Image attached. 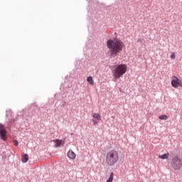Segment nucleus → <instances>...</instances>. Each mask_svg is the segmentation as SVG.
Wrapping results in <instances>:
<instances>
[{
    "mask_svg": "<svg viewBox=\"0 0 182 182\" xmlns=\"http://www.w3.org/2000/svg\"><path fill=\"white\" fill-rule=\"evenodd\" d=\"M124 46V43L119 39L108 40L107 41V47L109 49V53L112 58L117 56L123 50Z\"/></svg>",
    "mask_w": 182,
    "mask_h": 182,
    "instance_id": "obj_1",
    "label": "nucleus"
},
{
    "mask_svg": "<svg viewBox=\"0 0 182 182\" xmlns=\"http://www.w3.org/2000/svg\"><path fill=\"white\" fill-rule=\"evenodd\" d=\"M126 72H127V65L125 64L117 65L112 70V76L114 79H120Z\"/></svg>",
    "mask_w": 182,
    "mask_h": 182,
    "instance_id": "obj_2",
    "label": "nucleus"
},
{
    "mask_svg": "<svg viewBox=\"0 0 182 182\" xmlns=\"http://www.w3.org/2000/svg\"><path fill=\"white\" fill-rule=\"evenodd\" d=\"M119 161V151L112 150L107 154L106 163L108 166H114Z\"/></svg>",
    "mask_w": 182,
    "mask_h": 182,
    "instance_id": "obj_3",
    "label": "nucleus"
},
{
    "mask_svg": "<svg viewBox=\"0 0 182 182\" xmlns=\"http://www.w3.org/2000/svg\"><path fill=\"white\" fill-rule=\"evenodd\" d=\"M171 166L173 170H180L182 167L181 159L177 156H173L171 159Z\"/></svg>",
    "mask_w": 182,
    "mask_h": 182,
    "instance_id": "obj_4",
    "label": "nucleus"
},
{
    "mask_svg": "<svg viewBox=\"0 0 182 182\" xmlns=\"http://www.w3.org/2000/svg\"><path fill=\"white\" fill-rule=\"evenodd\" d=\"M171 85L173 87H175V89H177L178 86L180 87H182V82L181 80H180L177 76H173L172 77V81H171Z\"/></svg>",
    "mask_w": 182,
    "mask_h": 182,
    "instance_id": "obj_5",
    "label": "nucleus"
},
{
    "mask_svg": "<svg viewBox=\"0 0 182 182\" xmlns=\"http://www.w3.org/2000/svg\"><path fill=\"white\" fill-rule=\"evenodd\" d=\"M0 137L1 140L6 141V129H3V131H0Z\"/></svg>",
    "mask_w": 182,
    "mask_h": 182,
    "instance_id": "obj_6",
    "label": "nucleus"
},
{
    "mask_svg": "<svg viewBox=\"0 0 182 182\" xmlns=\"http://www.w3.org/2000/svg\"><path fill=\"white\" fill-rule=\"evenodd\" d=\"M68 157L70 159V160H75L76 159V154L73 152V151L70 150L68 152Z\"/></svg>",
    "mask_w": 182,
    "mask_h": 182,
    "instance_id": "obj_7",
    "label": "nucleus"
},
{
    "mask_svg": "<svg viewBox=\"0 0 182 182\" xmlns=\"http://www.w3.org/2000/svg\"><path fill=\"white\" fill-rule=\"evenodd\" d=\"M54 143H55V147H60V146H64L65 142L60 139H55Z\"/></svg>",
    "mask_w": 182,
    "mask_h": 182,
    "instance_id": "obj_8",
    "label": "nucleus"
},
{
    "mask_svg": "<svg viewBox=\"0 0 182 182\" xmlns=\"http://www.w3.org/2000/svg\"><path fill=\"white\" fill-rule=\"evenodd\" d=\"M168 157H170V154H168V153L159 156V159H161L162 160H167V159H168Z\"/></svg>",
    "mask_w": 182,
    "mask_h": 182,
    "instance_id": "obj_9",
    "label": "nucleus"
},
{
    "mask_svg": "<svg viewBox=\"0 0 182 182\" xmlns=\"http://www.w3.org/2000/svg\"><path fill=\"white\" fill-rule=\"evenodd\" d=\"M92 117L96 120H98V122L102 120V117H100V114L99 113H93Z\"/></svg>",
    "mask_w": 182,
    "mask_h": 182,
    "instance_id": "obj_10",
    "label": "nucleus"
},
{
    "mask_svg": "<svg viewBox=\"0 0 182 182\" xmlns=\"http://www.w3.org/2000/svg\"><path fill=\"white\" fill-rule=\"evenodd\" d=\"M87 81L91 86H93V85H95V80H93V77H92V76L87 77Z\"/></svg>",
    "mask_w": 182,
    "mask_h": 182,
    "instance_id": "obj_11",
    "label": "nucleus"
},
{
    "mask_svg": "<svg viewBox=\"0 0 182 182\" xmlns=\"http://www.w3.org/2000/svg\"><path fill=\"white\" fill-rule=\"evenodd\" d=\"M28 160H29V156H28V154H24L22 157V162L28 163Z\"/></svg>",
    "mask_w": 182,
    "mask_h": 182,
    "instance_id": "obj_12",
    "label": "nucleus"
},
{
    "mask_svg": "<svg viewBox=\"0 0 182 182\" xmlns=\"http://www.w3.org/2000/svg\"><path fill=\"white\" fill-rule=\"evenodd\" d=\"M114 176V173L113 172H111L109 178L107 180V182H113Z\"/></svg>",
    "mask_w": 182,
    "mask_h": 182,
    "instance_id": "obj_13",
    "label": "nucleus"
},
{
    "mask_svg": "<svg viewBox=\"0 0 182 182\" xmlns=\"http://www.w3.org/2000/svg\"><path fill=\"white\" fill-rule=\"evenodd\" d=\"M160 120H167L168 119V117L167 115H161L159 117Z\"/></svg>",
    "mask_w": 182,
    "mask_h": 182,
    "instance_id": "obj_14",
    "label": "nucleus"
},
{
    "mask_svg": "<svg viewBox=\"0 0 182 182\" xmlns=\"http://www.w3.org/2000/svg\"><path fill=\"white\" fill-rule=\"evenodd\" d=\"M3 130H5V127H4L2 124H0V132H2Z\"/></svg>",
    "mask_w": 182,
    "mask_h": 182,
    "instance_id": "obj_15",
    "label": "nucleus"
},
{
    "mask_svg": "<svg viewBox=\"0 0 182 182\" xmlns=\"http://www.w3.org/2000/svg\"><path fill=\"white\" fill-rule=\"evenodd\" d=\"M171 59H176V53H172L171 55Z\"/></svg>",
    "mask_w": 182,
    "mask_h": 182,
    "instance_id": "obj_16",
    "label": "nucleus"
},
{
    "mask_svg": "<svg viewBox=\"0 0 182 182\" xmlns=\"http://www.w3.org/2000/svg\"><path fill=\"white\" fill-rule=\"evenodd\" d=\"M13 142H14V146H18V144H19V143L18 142L17 140H14Z\"/></svg>",
    "mask_w": 182,
    "mask_h": 182,
    "instance_id": "obj_17",
    "label": "nucleus"
},
{
    "mask_svg": "<svg viewBox=\"0 0 182 182\" xmlns=\"http://www.w3.org/2000/svg\"><path fill=\"white\" fill-rule=\"evenodd\" d=\"M92 123H93V124L96 125V124H97V123H99V122H97V120L94 119V120H92Z\"/></svg>",
    "mask_w": 182,
    "mask_h": 182,
    "instance_id": "obj_18",
    "label": "nucleus"
},
{
    "mask_svg": "<svg viewBox=\"0 0 182 182\" xmlns=\"http://www.w3.org/2000/svg\"><path fill=\"white\" fill-rule=\"evenodd\" d=\"M138 42H141V40H140V39H139V40H138Z\"/></svg>",
    "mask_w": 182,
    "mask_h": 182,
    "instance_id": "obj_19",
    "label": "nucleus"
}]
</instances>
